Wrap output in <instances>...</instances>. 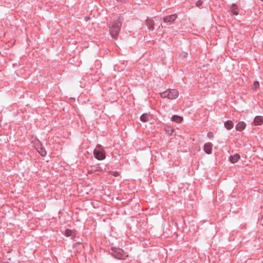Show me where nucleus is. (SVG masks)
<instances>
[{"mask_svg":"<svg viewBox=\"0 0 263 263\" xmlns=\"http://www.w3.org/2000/svg\"><path fill=\"white\" fill-rule=\"evenodd\" d=\"M122 26L121 22L119 20L110 22L109 24V33L112 38L116 39Z\"/></svg>","mask_w":263,"mask_h":263,"instance_id":"f257e3e1","label":"nucleus"},{"mask_svg":"<svg viewBox=\"0 0 263 263\" xmlns=\"http://www.w3.org/2000/svg\"><path fill=\"white\" fill-rule=\"evenodd\" d=\"M162 98H167L170 100L176 99L179 96V92L175 89H168L160 93Z\"/></svg>","mask_w":263,"mask_h":263,"instance_id":"f03ea898","label":"nucleus"},{"mask_svg":"<svg viewBox=\"0 0 263 263\" xmlns=\"http://www.w3.org/2000/svg\"><path fill=\"white\" fill-rule=\"evenodd\" d=\"M110 254L118 259H123L127 256L126 253L120 248H111L110 250Z\"/></svg>","mask_w":263,"mask_h":263,"instance_id":"7ed1b4c3","label":"nucleus"},{"mask_svg":"<svg viewBox=\"0 0 263 263\" xmlns=\"http://www.w3.org/2000/svg\"><path fill=\"white\" fill-rule=\"evenodd\" d=\"M94 157L99 160H104L106 158L105 152L102 145L98 144L93 152Z\"/></svg>","mask_w":263,"mask_h":263,"instance_id":"20e7f679","label":"nucleus"},{"mask_svg":"<svg viewBox=\"0 0 263 263\" xmlns=\"http://www.w3.org/2000/svg\"><path fill=\"white\" fill-rule=\"evenodd\" d=\"M213 145L210 142H208L204 144L203 146V151L207 154H211L212 153Z\"/></svg>","mask_w":263,"mask_h":263,"instance_id":"39448f33","label":"nucleus"},{"mask_svg":"<svg viewBox=\"0 0 263 263\" xmlns=\"http://www.w3.org/2000/svg\"><path fill=\"white\" fill-rule=\"evenodd\" d=\"M177 18L176 14H172L168 16H166L163 18V21L165 23L172 22L174 21Z\"/></svg>","mask_w":263,"mask_h":263,"instance_id":"423d86ee","label":"nucleus"},{"mask_svg":"<svg viewBox=\"0 0 263 263\" xmlns=\"http://www.w3.org/2000/svg\"><path fill=\"white\" fill-rule=\"evenodd\" d=\"M246 127V124L243 121L239 122L235 126V128L237 130L242 131L245 129Z\"/></svg>","mask_w":263,"mask_h":263,"instance_id":"0eeeda50","label":"nucleus"},{"mask_svg":"<svg viewBox=\"0 0 263 263\" xmlns=\"http://www.w3.org/2000/svg\"><path fill=\"white\" fill-rule=\"evenodd\" d=\"M146 24L149 30H153L154 29L155 22L153 20L147 19L146 20Z\"/></svg>","mask_w":263,"mask_h":263,"instance_id":"6e6552de","label":"nucleus"},{"mask_svg":"<svg viewBox=\"0 0 263 263\" xmlns=\"http://www.w3.org/2000/svg\"><path fill=\"white\" fill-rule=\"evenodd\" d=\"M254 122L256 125H260L263 123V117L257 116L254 119Z\"/></svg>","mask_w":263,"mask_h":263,"instance_id":"1a4fd4ad","label":"nucleus"},{"mask_svg":"<svg viewBox=\"0 0 263 263\" xmlns=\"http://www.w3.org/2000/svg\"><path fill=\"white\" fill-rule=\"evenodd\" d=\"M240 155L238 154H236L234 155L230 156L229 157V160L232 163H234L238 161V160L240 159Z\"/></svg>","mask_w":263,"mask_h":263,"instance_id":"9d476101","label":"nucleus"},{"mask_svg":"<svg viewBox=\"0 0 263 263\" xmlns=\"http://www.w3.org/2000/svg\"><path fill=\"white\" fill-rule=\"evenodd\" d=\"M171 120L172 121L175 122L176 123H181L183 120V118L182 117L178 115H174L172 117Z\"/></svg>","mask_w":263,"mask_h":263,"instance_id":"9b49d317","label":"nucleus"},{"mask_svg":"<svg viewBox=\"0 0 263 263\" xmlns=\"http://www.w3.org/2000/svg\"><path fill=\"white\" fill-rule=\"evenodd\" d=\"M149 115L147 113L143 114L140 117V120L142 122H145L149 120Z\"/></svg>","mask_w":263,"mask_h":263,"instance_id":"f8f14e48","label":"nucleus"},{"mask_svg":"<svg viewBox=\"0 0 263 263\" xmlns=\"http://www.w3.org/2000/svg\"><path fill=\"white\" fill-rule=\"evenodd\" d=\"M224 126L228 129H231L233 127V123L230 120L227 121L224 123Z\"/></svg>","mask_w":263,"mask_h":263,"instance_id":"ddd939ff","label":"nucleus"},{"mask_svg":"<svg viewBox=\"0 0 263 263\" xmlns=\"http://www.w3.org/2000/svg\"><path fill=\"white\" fill-rule=\"evenodd\" d=\"M231 12L234 15L238 14V10L237 7L235 5H233L231 7Z\"/></svg>","mask_w":263,"mask_h":263,"instance_id":"4468645a","label":"nucleus"},{"mask_svg":"<svg viewBox=\"0 0 263 263\" xmlns=\"http://www.w3.org/2000/svg\"><path fill=\"white\" fill-rule=\"evenodd\" d=\"M73 234V232L72 230L68 229H66L64 233V235L66 237H69V236H72Z\"/></svg>","mask_w":263,"mask_h":263,"instance_id":"2eb2a0df","label":"nucleus"},{"mask_svg":"<svg viewBox=\"0 0 263 263\" xmlns=\"http://www.w3.org/2000/svg\"><path fill=\"white\" fill-rule=\"evenodd\" d=\"M188 53L186 52L182 51L179 54V58L181 60H183L187 57Z\"/></svg>","mask_w":263,"mask_h":263,"instance_id":"dca6fc26","label":"nucleus"},{"mask_svg":"<svg viewBox=\"0 0 263 263\" xmlns=\"http://www.w3.org/2000/svg\"><path fill=\"white\" fill-rule=\"evenodd\" d=\"M38 152L42 156H45L46 155V152L43 147H40V149L38 150Z\"/></svg>","mask_w":263,"mask_h":263,"instance_id":"f3484780","label":"nucleus"},{"mask_svg":"<svg viewBox=\"0 0 263 263\" xmlns=\"http://www.w3.org/2000/svg\"><path fill=\"white\" fill-rule=\"evenodd\" d=\"M165 130L170 135H172L173 133V129L170 126H167L164 127Z\"/></svg>","mask_w":263,"mask_h":263,"instance_id":"a211bd4d","label":"nucleus"},{"mask_svg":"<svg viewBox=\"0 0 263 263\" xmlns=\"http://www.w3.org/2000/svg\"><path fill=\"white\" fill-rule=\"evenodd\" d=\"M259 86V83L258 82L256 81L254 83V87L255 89H256Z\"/></svg>","mask_w":263,"mask_h":263,"instance_id":"6ab92c4d","label":"nucleus"},{"mask_svg":"<svg viewBox=\"0 0 263 263\" xmlns=\"http://www.w3.org/2000/svg\"><path fill=\"white\" fill-rule=\"evenodd\" d=\"M202 4V2L200 0H199L196 3V5L197 6V7H199Z\"/></svg>","mask_w":263,"mask_h":263,"instance_id":"aec40b11","label":"nucleus"},{"mask_svg":"<svg viewBox=\"0 0 263 263\" xmlns=\"http://www.w3.org/2000/svg\"><path fill=\"white\" fill-rule=\"evenodd\" d=\"M207 136L209 138H212L213 137V134L212 132H209L208 134H207Z\"/></svg>","mask_w":263,"mask_h":263,"instance_id":"412c9836","label":"nucleus"},{"mask_svg":"<svg viewBox=\"0 0 263 263\" xmlns=\"http://www.w3.org/2000/svg\"><path fill=\"white\" fill-rule=\"evenodd\" d=\"M111 174L115 177H118L119 176V173L117 171L112 172Z\"/></svg>","mask_w":263,"mask_h":263,"instance_id":"4be33fe9","label":"nucleus"},{"mask_svg":"<svg viewBox=\"0 0 263 263\" xmlns=\"http://www.w3.org/2000/svg\"><path fill=\"white\" fill-rule=\"evenodd\" d=\"M116 1L119 3H125L127 0H116Z\"/></svg>","mask_w":263,"mask_h":263,"instance_id":"5701e85b","label":"nucleus"},{"mask_svg":"<svg viewBox=\"0 0 263 263\" xmlns=\"http://www.w3.org/2000/svg\"><path fill=\"white\" fill-rule=\"evenodd\" d=\"M261 1L263 2V0H261Z\"/></svg>","mask_w":263,"mask_h":263,"instance_id":"b1692460","label":"nucleus"},{"mask_svg":"<svg viewBox=\"0 0 263 263\" xmlns=\"http://www.w3.org/2000/svg\"><path fill=\"white\" fill-rule=\"evenodd\" d=\"M262 263H263V261H262Z\"/></svg>","mask_w":263,"mask_h":263,"instance_id":"393cba45","label":"nucleus"}]
</instances>
